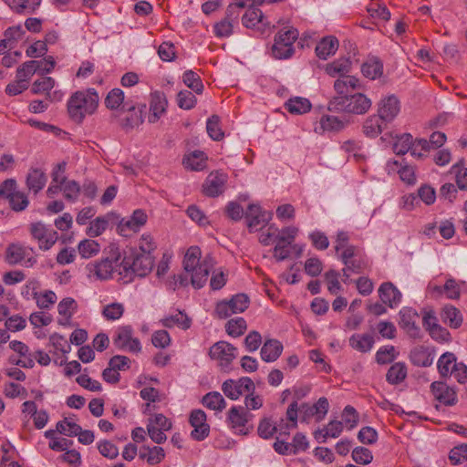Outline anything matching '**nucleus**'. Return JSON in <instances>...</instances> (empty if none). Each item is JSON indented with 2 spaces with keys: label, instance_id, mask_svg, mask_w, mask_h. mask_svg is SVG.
<instances>
[{
  "label": "nucleus",
  "instance_id": "0e129e2a",
  "mask_svg": "<svg viewBox=\"0 0 467 467\" xmlns=\"http://www.w3.org/2000/svg\"><path fill=\"white\" fill-rule=\"evenodd\" d=\"M442 289L448 299L456 300L461 296V286L452 277L446 280Z\"/></svg>",
  "mask_w": 467,
  "mask_h": 467
},
{
  "label": "nucleus",
  "instance_id": "a878e982",
  "mask_svg": "<svg viewBox=\"0 0 467 467\" xmlns=\"http://www.w3.org/2000/svg\"><path fill=\"white\" fill-rule=\"evenodd\" d=\"M441 317L443 323L451 328H459L463 321L461 311L452 305H445L441 312Z\"/></svg>",
  "mask_w": 467,
  "mask_h": 467
},
{
  "label": "nucleus",
  "instance_id": "8fccbe9b",
  "mask_svg": "<svg viewBox=\"0 0 467 467\" xmlns=\"http://www.w3.org/2000/svg\"><path fill=\"white\" fill-rule=\"evenodd\" d=\"M33 297L39 308H49L57 301V296L53 291H46L44 293L34 292Z\"/></svg>",
  "mask_w": 467,
  "mask_h": 467
},
{
  "label": "nucleus",
  "instance_id": "4d7b16f0",
  "mask_svg": "<svg viewBox=\"0 0 467 467\" xmlns=\"http://www.w3.org/2000/svg\"><path fill=\"white\" fill-rule=\"evenodd\" d=\"M247 328L246 322L243 317L231 319L226 324V331L230 336L240 337Z\"/></svg>",
  "mask_w": 467,
  "mask_h": 467
},
{
  "label": "nucleus",
  "instance_id": "4c0bfd02",
  "mask_svg": "<svg viewBox=\"0 0 467 467\" xmlns=\"http://www.w3.org/2000/svg\"><path fill=\"white\" fill-rule=\"evenodd\" d=\"M361 72L366 78L376 79L383 73V64L379 58H369L362 64Z\"/></svg>",
  "mask_w": 467,
  "mask_h": 467
},
{
  "label": "nucleus",
  "instance_id": "58836bf2",
  "mask_svg": "<svg viewBox=\"0 0 467 467\" xmlns=\"http://www.w3.org/2000/svg\"><path fill=\"white\" fill-rule=\"evenodd\" d=\"M407 377V368L404 363H394L386 375L387 381L391 385H398Z\"/></svg>",
  "mask_w": 467,
  "mask_h": 467
},
{
  "label": "nucleus",
  "instance_id": "7ed1b4c3",
  "mask_svg": "<svg viewBox=\"0 0 467 467\" xmlns=\"http://www.w3.org/2000/svg\"><path fill=\"white\" fill-rule=\"evenodd\" d=\"M99 97L94 88L76 91L67 101L69 118L81 123L87 115H92L99 106Z\"/></svg>",
  "mask_w": 467,
  "mask_h": 467
},
{
  "label": "nucleus",
  "instance_id": "c9c22d12",
  "mask_svg": "<svg viewBox=\"0 0 467 467\" xmlns=\"http://www.w3.org/2000/svg\"><path fill=\"white\" fill-rule=\"evenodd\" d=\"M285 108L291 114H304L311 109V103L306 98L295 97L285 102Z\"/></svg>",
  "mask_w": 467,
  "mask_h": 467
},
{
  "label": "nucleus",
  "instance_id": "052dcab7",
  "mask_svg": "<svg viewBox=\"0 0 467 467\" xmlns=\"http://www.w3.org/2000/svg\"><path fill=\"white\" fill-rule=\"evenodd\" d=\"M196 101V97L189 90H182L177 95V104L182 109H192Z\"/></svg>",
  "mask_w": 467,
  "mask_h": 467
},
{
  "label": "nucleus",
  "instance_id": "0eeeda50",
  "mask_svg": "<svg viewBox=\"0 0 467 467\" xmlns=\"http://www.w3.org/2000/svg\"><path fill=\"white\" fill-rule=\"evenodd\" d=\"M114 346L123 351L140 353L141 351L140 341L133 337V329L130 326L118 327L113 337Z\"/></svg>",
  "mask_w": 467,
  "mask_h": 467
},
{
  "label": "nucleus",
  "instance_id": "ea45409f",
  "mask_svg": "<svg viewBox=\"0 0 467 467\" xmlns=\"http://www.w3.org/2000/svg\"><path fill=\"white\" fill-rule=\"evenodd\" d=\"M411 362L419 367H429L432 364L433 358L424 347H417L410 351Z\"/></svg>",
  "mask_w": 467,
  "mask_h": 467
},
{
  "label": "nucleus",
  "instance_id": "c03bdc74",
  "mask_svg": "<svg viewBox=\"0 0 467 467\" xmlns=\"http://www.w3.org/2000/svg\"><path fill=\"white\" fill-rule=\"evenodd\" d=\"M38 64L36 60H29L23 63L16 70V78L28 84L31 77L37 72Z\"/></svg>",
  "mask_w": 467,
  "mask_h": 467
},
{
  "label": "nucleus",
  "instance_id": "39448f33",
  "mask_svg": "<svg viewBox=\"0 0 467 467\" xmlns=\"http://www.w3.org/2000/svg\"><path fill=\"white\" fill-rule=\"evenodd\" d=\"M298 38V31L296 28H283L275 37L272 47V54L277 59H285L294 53V43Z\"/></svg>",
  "mask_w": 467,
  "mask_h": 467
},
{
  "label": "nucleus",
  "instance_id": "bb28decb",
  "mask_svg": "<svg viewBox=\"0 0 467 467\" xmlns=\"http://www.w3.org/2000/svg\"><path fill=\"white\" fill-rule=\"evenodd\" d=\"M47 176L45 172L37 168H32L29 170L26 176V186L30 191H33L35 194L40 192L47 183Z\"/></svg>",
  "mask_w": 467,
  "mask_h": 467
},
{
  "label": "nucleus",
  "instance_id": "c756f323",
  "mask_svg": "<svg viewBox=\"0 0 467 467\" xmlns=\"http://www.w3.org/2000/svg\"><path fill=\"white\" fill-rule=\"evenodd\" d=\"M239 18H232L229 10L226 9L225 16L214 25V34L218 37H228L233 34L234 26Z\"/></svg>",
  "mask_w": 467,
  "mask_h": 467
},
{
  "label": "nucleus",
  "instance_id": "4468645a",
  "mask_svg": "<svg viewBox=\"0 0 467 467\" xmlns=\"http://www.w3.org/2000/svg\"><path fill=\"white\" fill-rule=\"evenodd\" d=\"M329 403L327 398H319L317 402L314 405L303 403L300 406L301 420L308 422V420L316 416L317 420L320 421L328 411Z\"/></svg>",
  "mask_w": 467,
  "mask_h": 467
},
{
  "label": "nucleus",
  "instance_id": "f8f14e48",
  "mask_svg": "<svg viewBox=\"0 0 467 467\" xmlns=\"http://www.w3.org/2000/svg\"><path fill=\"white\" fill-rule=\"evenodd\" d=\"M378 115L387 123H390L400 111V102L394 95L382 98L378 103Z\"/></svg>",
  "mask_w": 467,
  "mask_h": 467
},
{
  "label": "nucleus",
  "instance_id": "9b49d317",
  "mask_svg": "<svg viewBox=\"0 0 467 467\" xmlns=\"http://www.w3.org/2000/svg\"><path fill=\"white\" fill-rule=\"evenodd\" d=\"M252 414L244 407H233L228 411V421L236 433L246 435L249 432L247 426Z\"/></svg>",
  "mask_w": 467,
  "mask_h": 467
},
{
  "label": "nucleus",
  "instance_id": "a18cd8bd",
  "mask_svg": "<svg viewBox=\"0 0 467 467\" xmlns=\"http://www.w3.org/2000/svg\"><path fill=\"white\" fill-rule=\"evenodd\" d=\"M183 83L197 94L203 90V84L200 76L192 70H186L182 76Z\"/></svg>",
  "mask_w": 467,
  "mask_h": 467
},
{
  "label": "nucleus",
  "instance_id": "f03ea898",
  "mask_svg": "<svg viewBox=\"0 0 467 467\" xmlns=\"http://www.w3.org/2000/svg\"><path fill=\"white\" fill-rule=\"evenodd\" d=\"M201 250L198 246H191L183 259V268L191 276V283L194 288H202L208 280L210 271L214 266L212 256H206L202 262Z\"/></svg>",
  "mask_w": 467,
  "mask_h": 467
},
{
  "label": "nucleus",
  "instance_id": "680f3d73",
  "mask_svg": "<svg viewBox=\"0 0 467 467\" xmlns=\"http://www.w3.org/2000/svg\"><path fill=\"white\" fill-rule=\"evenodd\" d=\"M77 309V303L71 297L61 300L57 305V311L60 316L69 319Z\"/></svg>",
  "mask_w": 467,
  "mask_h": 467
},
{
  "label": "nucleus",
  "instance_id": "69168bd1",
  "mask_svg": "<svg viewBox=\"0 0 467 467\" xmlns=\"http://www.w3.org/2000/svg\"><path fill=\"white\" fill-rule=\"evenodd\" d=\"M64 197L69 202H75L79 194L80 186L76 181H67L62 185Z\"/></svg>",
  "mask_w": 467,
  "mask_h": 467
},
{
  "label": "nucleus",
  "instance_id": "09e8293b",
  "mask_svg": "<svg viewBox=\"0 0 467 467\" xmlns=\"http://www.w3.org/2000/svg\"><path fill=\"white\" fill-rule=\"evenodd\" d=\"M26 256V248L19 244H10L6 249V261L10 265L22 262Z\"/></svg>",
  "mask_w": 467,
  "mask_h": 467
},
{
  "label": "nucleus",
  "instance_id": "b1692460",
  "mask_svg": "<svg viewBox=\"0 0 467 467\" xmlns=\"http://www.w3.org/2000/svg\"><path fill=\"white\" fill-rule=\"evenodd\" d=\"M387 122L383 120L378 114L368 117L362 126L363 133L368 138H377L387 126Z\"/></svg>",
  "mask_w": 467,
  "mask_h": 467
},
{
  "label": "nucleus",
  "instance_id": "a19ab883",
  "mask_svg": "<svg viewBox=\"0 0 467 467\" xmlns=\"http://www.w3.org/2000/svg\"><path fill=\"white\" fill-rule=\"evenodd\" d=\"M389 167L392 171L397 170V171L400 175V178L406 183H408V184L415 183L416 178H415L414 169L412 166H409V165L401 166V164L399 163V161H394L389 162Z\"/></svg>",
  "mask_w": 467,
  "mask_h": 467
},
{
  "label": "nucleus",
  "instance_id": "bf43d9fd",
  "mask_svg": "<svg viewBox=\"0 0 467 467\" xmlns=\"http://www.w3.org/2000/svg\"><path fill=\"white\" fill-rule=\"evenodd\" d=\"M124 313V306L120 303H112L104 306L102 315L107 320L119 319Z\"/></svg>",
  "mask_w": 467,
  "mask_h": 467
},
{
  "label": "nucleus",
  "instance_id": "4be33fe9",
  "mask_svg": "<svg viewBox=\"0 0 467 467\" xmlns=\"http://www.w3.org/2000/svg\"><path fill=\"white\" fill-rule=\"evenodd\" d=\"M167 99L164 93L156 91L151 94L149 121L150 123L156 122L160 117L166 111Z\"/></svg>",
  "mask_w": 467,
  "mask_h": 467
},
{
  "label": "nucleus",
  "instance_id": "49530a36",
  "mask_svg": "<svg viewBox=\"0 0 467 467\" xmlns=\"http://www.w3.org/2000/svg\"><path fill=\"white\" fill-rule=\"evenodd\" d=\"M54 78L51 77H42L33 83L31 91L34 94H47L49 97V91L54 88Z\"/></svg>",
  "mask_w": 467,
  "mask_h": 467
},
{
  "label": "nucleus",
  "instance_id": "c85d7f7f",
  "mask_svg": "<svg viewBox=\"0 0 467 467\" xmlns=\"http://www.w3.org/2000/svg\"><path fill=\"white\" fill-rule=\"evenodd\" d=\"M139 456L141 460H145L150 465L160 463L165 457L164 450L161 447L142 446L140 450Z\"/></svg>",
  "mask_w": 467,
  "mask_h": 467
},
{
  "label": "nucleus",
  "instance_id": "e433bc0d",
  "mask_svg": "<svg viewBox=\"0 0 467 467\" xmlns=\"http://www.w3.org/2000/svg\"><path fill=\"white\" fill-rule=\"evenodd\" d=\"M207 157L203 151L195 150L183 159V164L192 171H202L206 167Z\"/></svg>",
  "mask_w": 467,
  "mask_h": 467
},
{
  "label": "nucleus",
  "instance_id": "1a4fd4ad",
  "mask_svg": "<svg viewBox=\"0 0 467 467\" xmlns=\"http://www.w3.org/2000/svg\"><path fill=\"white\" fill-rule=\"evenodd\" d=\"M32 237L38 242L41 250H49L57 241V233L48 229L43 223H33L29 226Z\"/></svg>",
  "mask_w": 467,
  "mask_h": 467
},
{
  "label": "nucleus",
  "instance_id": "473e14b6",
  "mask_svg": "<svg viewBox=\"0 0 467 467\" xmlns=\"http://www.w3.org/2000/svg\"><path fill=\"white\" fill-rule=\"evenodd\" d=\"M343 431V423L338 420H331L324 429L318 430L314 433L316 440L321 442L326 441L327 438H337Z\"/></svg>",
  "mask_w": 467,
  "mask_h": 467
},
{
  "label": "nucleus",
  "instance_id": "338daca9",
  "mask_svg": "<svg viewBox=\"0 0 467 467\" xmlns=\"http://www.w3.org/2000/svg\"><path fill=\"white\" fill-rule=\"evenodd\" d=\"M449 459L454 465L461 463L463 460H467V444L454 447L450 451Z\"/></svg>",
  "mask_w": 467,
  "mask_h": 467
},
{
  "label": "nucleus",
  "instance_id": "3c124183",
  "mask_svg": "<svg viewBox=\"0 0 467 467\" xmlns=\"http://www.w3.org/2000/svg\"><path fill=\"white\" fill-rule=\"evenodd\" d=\"M206 130L208 135L213 140H221L224 137V133L220 127V119L217 115H213L208 119Z\"/></svg>",
  "mask_w": 467,
  "mask_h": 467
},
{
  "label": "nucleus",
  "instance_id": "aec40b11",
  "mask_svg": "<svg viewBox=\"0 0 467 467\" xmlns=\"http://www.w3.org/2000/svg\"><path fill=\"white\" fill-rule=\"evenodd\" d=\"M245 219L249 230L254 231L259 226L265 225L271 219V213L263 211L257 204H250L245 213Z\"/></svg>",
  "mask_w": 467,
  "mask_h": 467
},
{
  "label": "nucleus",
  "instance_id": "13d9d810",
  "mask_svg": "<svg viewBox=\"0 0 467 467\" xmlns=\"http://www.w3.org/2000/svg\"><path fill=\"white\" fill-rule=\"evenodd\" d=\"M98 450L99 453L110 460L115 459L119 455L118 447L112 443L110 441L103 440L98 442L97 444Z\"/></svg>",
  "mask_w": 467,
  "mask_h": 467
},
{
  "label": "nucleus",
  "instance_id": "2eb2a0df",
  "mask_svg": "<svg viewBox=\"0 0 467 467\" xmlns=\"http://www.w3.org/2000/svg\"><path fill=\"white\" fill-rule=\"evenodd\" d=\"M228 176L225 173L211 172L202 185L203 193L208 197H217L225 190Z\"/></svg>",
  "mask_w": 467,
  "mask_h": 467
},
{
  "label": "nucleus",
  "instance_id": "a211bd4d",
  "mask_svg": "<svg viewBox=\"0 0 467 467\" xmlns=\"http://www.w3.org/2000/svg\"><path fill=\"white\" fill-rule=\"evenodd\" d=\"M400 327L405 330V332L411 337H419L420 334V328L417 326V320L419 319L418 313L409 307H404L400 311Z\"/></svg>",
  "mask_w": 467,
  "mask_h": 467
},
{
  "label": "nucleus",
  "instance_id": "5fc2aeb1",
  "mask_svg": "<svg viewBox=\"0 0 467 467\" xmlns=\"http://www.w3.org/2000/svg\"><path fill=\"white\" fill-rule=\"evenodd\" d=\"M124 101V92L120 88L110 90L106 99L105 105L109 109H117Z\"/></svg>",
  "mask_w": 467,
  "mask_h": 467
},
{
  "label": "nucleus",
  "instance_id": "412c9836",
  "mask_svg": "<svg viewBox=\"0 0 467 467\" xmlns=\"http://www.w3.org/2000/svg\"><path fill=\"white\" fill-rule=\"evenodd\" d=\"M378 292L382 303L391 308L400 304L401 300V293L390 282L381 284Z\"/></svg>",
  "mask_w": 467,
  "mask_h": 467
},
{
  "label": "nucleus",
  "instance_id": "37998d69",
  "mask_svg": "<svg viewBox=\"0 0 467 467\" xmlns=\"http://www.w3.org/2000/svg\"><path fill=\"white\" fill-rule=\"evenodd\" d=\"M263 2L264 0H234V3L228 5L227 9L232 18H239L244 8L253 7L254 5Z\"/></svg>",
  "mask_w": 467,
  "mask_h": 467
},
{
  "label": "nucleus",
  "instance_id": "864d4df0",
  "mask_svg": "<svg viewBox=\"0 0 467 467\" xmlns=\"http://www.w3.org/2000/svg\"><path fill=\"white\" fill-rule=\"evenodd\" d=\"M413 138L410 134L405 133L397 138L393 150L397 155H404L411 149Z\"/></svg>",
  "mask_w": 467,
  "mask_h": 467
},
{
  "label": "nucleus",
  "instance_id": "e2e57ef3",
  "mask_svg": "<svg viewBox=\"0 0 467 467\" xmlns=\"http://www.w3.org/2000/svg\"><path fill=\"white\" fill-rule=\"evenodd\" d=\"M57 431L61 434L72 437L80 432V426L65 419L57 423Z\"/></svg>",
  "mask_w": 467,
  "mask_h": 467
},
{
  "label": "nucleus",
  "instance_id": "f257e3e1",
  "mask_svg": "<svg viewBox=\"0 0 467 467\" xmlns=\"http://www.w3.org/2000/svg\"><path fill=\"white\" fill-rule=\"evenodd\" d=\"M334 89L337 95L328 102L329 111L365 114L371 107V100L359 92L362 85L356 77L336 79Z\"/></svg>",
  "mask_w": 467,
  "mask_h": 467
},
{
  "label": "nucleus",
  "instance_id": "cd10ccee",
  "mask_svg": "<svg viewBox=\"0 0 467 467\" xmlns=\"http://www.w3.org/2000/svg\"><path fill=\"white\" fill-rule=\"evenodd\" d=\"M338 48V41L335 36L322 38L316 47V54L321 59H327L336 53Z\"/></svg>",
  "mask_w": 467,
  "mask_h": 467
},
{
  "label": "nucleus",
  "instance_id": "20e7f679",
  "mask_svg": "<svg viewBox=\"0 0 467 467\" xmlns=\"http://www.w3.org/2000/svg\"><path fill=\"white\" fill-rule=\"evenodd\" d=\"M154 258L151 254H136L125 257L121 262L122 268L131 281L133 276L144 277L152 270Z\"/></svg>",
  "mask_w": 467,
  "mask_h": 467
},
{
  "label": "nucleus",
  "instance_id": "774afa93",
  "mask_svg": "<svg viewBox=\"0 0 467 467\" xmlns=\"http://www.w3.org/2000/svg\"><path fill=\"white\" fill-rule=\"evenodd\" d=\"M451 171L455 173L458 188L467 191V168H460V164L456 163L451 167Z\"/></svg>",
  "mask_w": 467,
  "mask_h": 467
},
{
  "label": "nucleus",
  "instance_id": "f3484780",
  "mask_svg": "<svg viewBox=\"0 0 467 467\" xmlns=\"http://www.w3.org/2000/svg\"><path fill=\"white\" fill-rule=\"evenodd\" d=\"M148 215L141 209L135 210L129 219H122L119 225L118 230L123 236L129 235V232H138L147 223Z\"/></svg>",
  "mask_w": 467,
  "mask_h": 467
},
{
  "label": "nucleus",
  "instance_id": "72a5a7b5",
  "mask_svg": "<svg viewBox=\"0 0 467 467\" xmlns=\"http://www.w3.org/2000/svg\"><path fill=\"white\" fill-rule=\"evenodd\" d=\"M161 322L163 327L168 328L177 326L182 329H188L191 327V319L181 311L162 318Z\"/></svg>",
  "mask_w": 467,
  "mask_h": 467
},
{
  "label": "nucleus",
  "instance_id": "393cba45",
  "mask_svg": "<svg viewBox=\"0 0 467 467\" xmlns=\"http://www.w3.org/2000/svg\"><path fill=\"white\" fill-rule=\"evenodd\" d=\"M283 345L277 339H266L261 348V358L265 362L275 361L282 354Z\"/></svg>",
  "mask_w": 467,
  "mask_h": 467
},
{
  "label": "nucleus",
  "instance_id": "79ce46f5",
  "mask_svg": "<svg viewBox=\"0 0 467 467\" xmlns=\"http://www.w3.org/2000/svg\"><path fill=\"white\" fill-rule=\"evenodd\" d=\"M202 403L207 408L222 411L226 407L223 397L216 391L209 392L202 398Z\"/></svg>",
  "mask_w": 467,
  "mask_h": 467
},
{
  "label": "nucleus",
  "instance_id": "ddd939ff",
  "mask_svg": "<svg viewBox=\"0 0 467 467\" xmlns=\"http://www.w3.org/2000/svg\"><path fill=\"white\" fill-rule=\"evenodd\" d=\"M242 23L247 28L254 29L265 34L268 29V23L263 12L255 6L247 8L242 15Z\"/></svg>",
  "mask_w": 467,
  "mask_h": 467
},
{
  "label": "nucleus",
  "instance_id": "6ab92c4d",
  "mask_svg": "<svg viewBox=\"0 0 467 467\" xmlns=\"http://www.w3.org/2000/svg\"><path fill=\"white\" fill-rule=\"evenodd\" d=\"M431 389L434 398L445 406H453L458 401L455 389L443 382L435 381L431 383Z\"/></svg>",
  "mask_w": 467,
  "mask_h": 467
},
{
  "label": "nucleus",
  "instance_id": "603ef678",
  "mask_svg": "<svg viewBox=\"0 0 467 467\" xmlns=\"http://www.w3.org/2000/svg\"><path fill=\"white\" fill-rule=\"evenodd\" d=\"M353 461L359 465H367L373 460L372 452L365 447H356L351 453Z\"/></svg>",
  "mask_w": 467,
  "mask_h": 467
},
{
  "label": "nucleus",
  "instance_id": "de8ad7c7",
  "mask_svg": "<svg viewBox=\"0 0 467 467\" xmlns=\"http://www.w3.org/2000/svg\"><path fill=\"white\" fill-rule=\"evenodd\" d=\"M78 249L83 258H90L99 254L100 246L96 241L87 239L79 243Z\"/></svg>",
  "mask_w": 467,
  "mask_h": 467
},
{
  "label": "nucleus",
  "instance_id": "6e6552de",
  "mask_svg": "<svg viewBox=\"0 0 467 467\" xmlns=\"http://www.w3.org/2000/svg\"><path fill=\"white\" fill-rule=\"evenodd\" d=\"M254 381L248 377L241 378L238 380H225L222 386V390L231 400H237L242 395L254 393Z\"/></svg>",
  "mask_w": 467,
  "mask_h": 467
},
{
  "label": "nucleus",
  "instance_id": "6e6d98bb",
  "mask_svg": "<svg viewBox=\"0 0 467 467\" xmlns=\"http://www.w3.org/2000/svg\"><path fill=\"white\" fill-rule=\"evenodd\" d=\"M320 127L323 130L339 131L345 127V123L337 117L324 116L320 119Z\"/></svg>",
  "mask_w": 467,
  "mask_h": 467
},
{
  "label": "nucleus",
  "instance_id": "5701e85b",
  "mask_svg": "<svg viewBox=\"0 0 467 467\" xmlns=\"http://www.w3.org/2000/svg\"><path fill=\"white\" fill-rule=\"evenodd\" d=\"M325 70L327 75L333 78L337 76H338V78L351 77L348 75L351 70V61L349 58L340 57L331 63H328L326 66Z\"/></svg>",
  "mask_w": 467,
  "mask_h": 467
},
{
  "label": "nucleus",
  "instance_id": "423d86ee",
  "mask_svg": "<svg viewBox=\"0 0 467 467\" xmlns=\"http://www.w3.org/2000/svg\"><path fill=\"white\" fill-rule=\"evenodd\" d=\"M0 197L5 198L12 210L16 212L24 211L29 202L27 196L19 191H16V181L13 179L5 180L0 185Z\"/></svg>",
  "mask_w": 467,
  "mask_h": 467
},
{
  "label": "nucleus",
  "instance_id": "f704fd0d",
  "mask_svg": "<svg viewBox=\"0 0 467 467\" xmlns=\"http://www.w3.org/2000/svg\"><path fill=\"white\" fill-rule=\"evenodd\" d=\"M374 344V338L369 334H354L349 338V345L352 348L360 351H369Z\"/></svg>",
  "mask_w": 467,
  "mask_h": 467
},
{
  "label": "nucleus",
  "instance_id": "2f4dec72",
  "mask_svg": "<svg viewBox=\"0 0 467 467\" xmlns=\"http://www.w3.org/2000/svg\"><path fill=\"white\" fill-rule=\"evenodd\" d=\"M456 356L451 352L443 353L438 360V370L441 377L451 376L457 366Z\"/></svg>",
  "mask_w": 467,
  "mask_h": 467
},
{
  "label": "nucleus",
  "instance_id": "9d476101",
  "mask_svg": "<svg viewBox=\"0 0 467 467\" xmlns=\"http://www.w3.org/2000/svg\"><path fill=\"white\" fill-rule=\"evenodd\" d=\"M236 348L226 341H219L213 344L209 351L211 358L218 361L222 368H228L236 358Z\"/></svg>",
  "mask_w": 467,
  "mask_h": 467
},
{
  "label": "nucleus",
  "instance_id": "7c9ffc66",
  "mask_svg": "<svg viewBox=\"0 0 467 467\" xmlns=\"http://www.w3.org/2000/svg\"><path fill=\"white\" fill-rule=\"evenodd\" d=\"M17 14H30L40 5L41 0H4Z\"/></svg>",
  "mask_w": 467,
  "mask_h": 467
},
{
  "label": "nucleus",
  "instance_id": "dca6fc26",
  "mask_svg": "<svg viewBox=\"0 0 467 467\" xmlns=\"http://www.w3.org/2000/svg\"><path fill=\"white\" fill-rule=\"evenodd\" d=\"M119 265V257L105 258L96 264H89L88 270L89 275L96 276L99 280H107L111 277L114 270Z\"/></svg>",
  "mask_w": 467,
  "mask_h": 467
}]
</instances>
